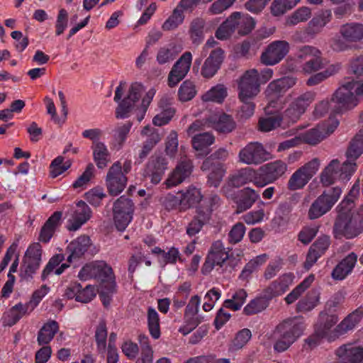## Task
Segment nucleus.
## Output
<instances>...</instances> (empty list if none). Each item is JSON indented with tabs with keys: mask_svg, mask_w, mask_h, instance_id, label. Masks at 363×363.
I'll return each mask as SVG.
<instances>
[{
	"mask_svg": "<svg viewBox=\"0 0 363 363\" xmlns=\"http://www.w3.org/2000/svg\"><path fill=\"white\" fill-rule=\"evenodd\" d=\"M323 337H327L329 341H332L335 340L337 337H335V335L333 336H327L325 335V332L323 330L318 329L315 327L314 333L310 335L306 339H305V348L312 350L316 347L318 345H320Z\"/></svg>",
	"mask_w": 363,
	"mask_h": 363,
	"instance_id": "obj_56",
	"label": "nucleus"
},
{
	"mask_svg": "<svg viewBox=\"0 0 363 363\" xmlns=\"http://www.w3.org/2000/svg\"><path fill=\"white\" fill-rule=\"evenodd\" d=\"M192 62V55L185 52L174 65L168 76V84L173 87L182 80L189 71Z\"/></svg>",
	"mask_w": 363,
	"mask_h": 363,
	"instance_id": "obj_22",
	"label": "nucleus"
},
{
	"mask_svg": "<svg viewBox=\"0 0 363 363\" xmlns=\"http://www.w3.org/2000/svg\"><path fill=\"white\" fill-rule=\"evenodd\" d=\"M311 12L308 7H301L295 11L286 19V25L295 26L299 23L306 21L311 18Z\"/></svg>",
	"mask_w": 363,
	"mask_h": 363,
	"instance_id": "obj_58",
	"label": "nucleus"
},
{
	"mask_svg": "<svg viewBox=\"0 0 363 363\" xmlns=\"http://www.w3.org/2000/svg\"><path fill=\"white\" fill-rule=\"evenodd\" d=\"M271 299L269 295L264 292V295L251 300L244 308L243 313L247 315L260 313L268 307Z\"/></svg>",
	"mask_w": 363,
	"mask_h": 363,
	"instance_id": "obj_41",
	"label": "nucleus"
},
{
	"mask_svg": "<svg viewBox=\"0 0 363 363\" xmlns=\"http://www.w3.org/2000/svg\"><path fill=\"white\" fill-rule=\"evenodd\" d=\"M340 33L346 41H360L363 39V25L358 23H345L340 27Z\"/></svg>",
	"mask_w": 363,
	"mask_h": 363,
	"instance_id": "obj_34",
	"label": "nucleus"
},
{
	"mask_svg": "<svg viewBox=\"0 0 363 363\" xmlns=\"http://www.w3.org/2000/svg\"><path fill=\"white\" fill-rule=\"evenodd\" d=\"M357 261V255L354 252L350 253L342 259L334 268L331 276L335 280H342L350 274Z\"/></svg>",
	"mask_w": 363,
	"mask_h": 363,
	"instance_id": "obj_30",
	"label": "nucleus"
},
{
	"mask_svg": "<svg viewBox=\"0 0 363 363\" xmlns=\"http://www.w3.org/2000/svg\"><path fill=\"white\" fill-rule=\"evenodd\" d=\"M293 281V274H284L273 281L264 290V293L268 294L271 298L281 296L288 290L289 287L292 284Z\"/></svg>",
	"mask_w": 363,
	"mask_h": 363,
	"instance_id": "obj_31",
	"label": "nucleus"
},
{
	"mask_svg": "<svg viewBox=\"0 0 363 363\" xmlns=\"http://www.w3.org/2000/svg\"><path fill=\"white\" fill-rule=\"evenodd\" d=\"M247 294L244 289L236 291L230 298L223 302V307L236 311L241 308L246 301Z\"/></svg>",
	"mask_w": 363,
	"mask_h": 363,
	"instance_id": "obj_49",
	"label": "nucleus"
},
{
	"mask_svg": "<svg viewBox=\"0 0 363 363\" xmlns=\"http://www.w3.org/2000/svg\"><path fill=\"white\" fill-rule=\"evenodd\" d=\"M316 94L308 91L295 97L284 111V118L288 123H296L315 101Z\"/></svg>",
	"mask_w": 363,
	"mask_h": 363,
	"instance_id": "obj_9",
	"label": "nucleus"
},
{
	"mask_svg": "<svg viewBox=\"0 0 363 363\" xmlns=\"http://www.w3.org/2000/svg\"><path fill=\"white\" fill-rule=\"evenodd\" d=\"M147 323L152 337L158 339L160 337V318L157 312L153 308H148Z\"/></svg>",
	"mask_w": 363,
	"mask_h": 363,
	"instance_id": "obj_53",
	"label": "nucleus"
},
{
	"mask_svg": "<svg viewBox=\"0 0 363 363\" xmlns=\"http://www.w3.org/2000/svg\"><path fill=\"white\" fill-rule=\"evenodd\" d=\"M61 218L62 213L56 211L48 219L40 230L39 235L40 241L45 243L50 241L56 228L60 225Z\"/></svg>",
	"mask_w": 363,
	"mask_h": 363,
	"instance_id": "obj_36",
	"label": "nucleus"
},
{
	"mask_svg": "<svg viewBox=\"0 0 363 363\" xmlns=\"http://www.w3.org/2000/svg\"><path fill=\"white\" fill-rule=\"evenodd\" d=\"M272 183L274 182L287 170V165L281 160H276L262 166L259 169Z\"/></svg>",
	"mask_w": 363,
	"mask_h": 363,
	"instance_id": "obj_35",
	"label": "nucleus"
},
{
	"mask_svg": "<svg viewBox=\"0 0 363 363\" xmlns=\"http://www.w3.org/2000/svg\"><path fill=\"white\" fill-rule=\"evenodd\" d=\"M227 96L226 89L223 85L218 84L212 87L202 96L203 101L221 103Z\"/></svg>",
	"mask_w": 363,
	"mask_h": 363,
	"instance_id": "obj_51",
	"label": "nucleus"
},
{
	"mask_svg": "<svg viewBox=\"0 0 363 363\" xmlns=\"http://www.w3.org/2000/svg\"><path fill=\"white\" fill-rule=\"evenodd\" d=\"M282 124L289 125L284 118V113L281 115H271L265 118H260L259 127L261 131L269 132L282 125Z\"/></svg>",
	"mask_w": 363,
	"mask_h": 363,
	"instance_id": "obj_43",
	"label": "nucleus"
},
{
	"mask_svg": "<svg viewBox=\"0 0 363 363\" xmlns=\"http://www.w3.org/2000/svg\"><path fill=\"white\" fill-rule=\"evenodd\" d=\"M339 70V66L335 65H329L325 70L311 76L307 82L308 86H315L325 81L330 77L336 74Z\"/></svg>",
	"mask_w": 363,
	"mask_h": 363,
	"instance_id": "obj_50",
	"label": "nucleus"
},
{
	"mask_svg": "<svg viewBox=\"0 0 363 363\" xmlns=\"http://www.w3.org/2000/svg\"><path fill=\"white\" fill-rule=\"evenodd\" d=\"M363 317V307L360 306L344 318L335 328V337H339L353 330Z\"/></svg>",
	"mask_w": 363,
	"mask_h": 363,
	"instance_id": "obj_29",
	"label": "nucleus"
},
{
	"mask_svg": "<svg viewBox=\"0 0 363 363\" xmlns=\"http://www.w3.org/2000/svg\"><path fill=\"white\" fill-rule=\"evenodd\" d=\"M289 51V44L285 40L271 43L262 52L261 62L265 65L272 66L282 60Z\"/></svg>",
	"mask_w": 363,
	"mask_h": 363,
	"instance_id": "obj_18",
	"label": "nucleus"
},
{
	"mask_svg": "<svg viewBox=\"0 0 363 363\" xmlns=\"http://www.w3.org/2000/svg\"><path fill=\"white\" fill-rule=\"evenodd\" d=\"M185 1H180L173 10L172 13L163 23L162 28L164 30H172L178 28L184 20V11L187 9L183 6Z\"/></svg>",
	"mask_w": 363,
	"mask_h": 363,
	"instance_id": "obj_37",
	"label": "nucleus"
},
{
	"mask_svg": "<svg viewBox=\"0 0 363 363\" xmlns=\"http://www.w3.org/2000/svg\"><path fill=\"white\" fill-rule=\"evenodd\" d=\"M180 193L183 211H186L199 203L203 198L201 190L195 186H189L185 191Z\"/></svg>",
	"mask_w": 363,
	"mask_h": 363,
	"instance_id": "obj_42",
	"label": "nucleus"
},
{
	"mask_svg": "<svg viewBox=\"0 0 363 363\" xmlns=\"http://www.w3.org/2000/svg\"><path fill=\"white\" fill-rule=\"evenodd\" d=\"M295 6L291 0H274L271 5V12L274 16L284 14L288 10Z\"/></svg>",
	"mask_w": 363,
	"mask_h": 363,
	"instance_id": "obj_62",
	"label": "nucleus"
},
{
	"mask_svg": "<svg viewBox=\"0 0 363 363\" xmlns=\"http://www.w3.org/2000/svg\"><path fill=\"white\" fill-rule=\"evenodd\" d=\"M296 83V79L291 77H286L272 81L267 86L265 94L268 100V105L265 108L267 114L273 112L271 108L276 111L281 110L284 107L283 95L288 89L293 87Z\"/></svg>",
	"mask_w": 363,
	"mask_h": 363,
	"instance_id": "obj_5",
	"label": "nucleus"
},
{
	"mask_svg": "<svg viewBox=\"0 0 363 363\" xmlns=\"http://www.w3.org/2000/svg\"><path fill=\"white\" fill-rule=\"evenodd\" d=\"M306 325L303 318H287L277 325L274 335L277 340L274 349L278 352L288 350L303 334Z\"/></svg>",
	"mask_w": 363,
	"mask_h": 363,
	"instance_id": "obj_2",
	"label": "nucleus"
},
{
	"mask_svg": "<svg viewBox=\"0 0 363 363\" xmlns=\"http://www.w3.org/2000/svg\"><path fill=\"white\" fill-rule=\"evenodd\" d=\"M128 179L122 172L121 162H115L108 169L106 177V185L112 196L120 194L127 185Z\"/></svg>",
	"mask_w": 363,
	"mask_h": 363,
	"instance_id": "obj_15",
	"label": "nucleus"
},
{
	"mask_svg": "<svg viewBox=\"0 0 363 363\" xmlns=\"http://www.w3.org/2000/svg\"><path fill=\"white\" fill-rule=\"evenodd\" d=\"M238 158L243 164L257 165L271 159V155L261 143L255 142L248 143L241 149Z\"/></svg>",
	"mask_w": 363,
	"mask_h": 363,
	"instance_id": "obj_13",
	"label": "nucleus"
},
{
	"mask_svg": "<svg viewBox=\"0 0 363 363\" xmlns=\"http://www.w3.org/2000/svg\"><path fill=\"white\" fill-rule=\"evenodd\" d=\"M331 13L328 11H323L315 16L309 23L313 32L318 33L330 21Z\"/></svg>",
	"mask_w": 363,
	"mask_h": 363,
	"instance_id": "obj_60",
	"label": "nucleus"
},
{
	"mask_svg": "<svg viewBox=\"0 0 363 363\" xmlns=\"http://www.w3.org/2000/svg\"><path fill=\"white\" fill-rule=\"evenodd\" d=\"M259 199L257 191L250 187H245L238 191L235 197L237 213H240L250 209L253 204Z\"/></svg>",
	"mask_w": 363,
	"mask_h": 363,
	"instance_id": "obj_27",
	"label": "nucleus"
},
{
	"mask_svg": "<svg viewBox=\"0 0 363 363\" xmlns=\"http://www.w3.org/2000/svg\"><path fill=\"white\" fill-rule=\"evenodd\" d=\"M246 231V228L242 223H237L231 228L228 235V240L230 244L235 245L240 242Z\"/></svg>",
	"mask_w": 363,
	"mask_h": 363,
	"instance_id": "obj_64",
	"label": "nucleus"
},
{
	"mask_svg": "<svg viewBox=\"0 0 363 363\" xmlns=\"http://www.w3.org/2000/svg\"><path fill=\"white\" fill-rule=\"evenodd\" d=\"M346 201H342L338 206V216L335 220L333 232L335 238L345 237L352 239L363 231V216L346 208Z\"/></svg>",
	"mask_w": 363,
	"mask_h": 363,
	"instance_id": "obj_1",
	"label": "nucleus"
},
{
	"mask_svg": "<svg viewBox=\"0 0 363 363\" xmlns=\"http://www.w3.org/2000/svg\"><path fill=\"white\" fill-rule=\"evenodd\" d=\"M215 142V138L211 133H203L195 135L192 138L193 147L197 151H203L207 155L206 150Z\"/></svg>",
	"mask_w": 363,
	"mask_h": 363,
	"instance_id": "obj_46",
	"label": "nucleus"
},
{
	"mask_svg": "<svg viewBox=\"0 0 363 363\" xmlns=\"http://www.w3.org/2000/svg\"><path fill=\"white\" fill-rule=\"evenodd\" d=\"M208 127H211L220 133H229L236 127L233 118L225 113H215L211 115L206 123Z\"/></svg>",
	"mask_w": 363,
	"mask_h": 363,
	"instance_id": "obj_26",
	"label": "nucleus"
},
{
	"mask_svg": "<svg viewBox=\"0 0 363 363\" xmlns=\"http://www.w3.org/2000/svg\"><path fill=\"white\" fill-rule=\"evenodd\" d=\"M107 336L108 331L106 322L101 320L96 328L95 340L97 350L102 356H104L106 352Z\"/></svg>",
	"mask_w": 363,
	"mask_h": 363,
	"instance_id": "obj_47",
	"label": "nucleus"
},
{
	"mask_svg": "<svg viewBox=\"0 0 363 363\" xmlns=\"http://www.w3.org/2000/svg\"><path fill=\"white\" fill-rule=\"evenodd\" d=\"M342 189L340 187H334L325 191L311 204L308 216L309 219L318 218L328 212L340 199Z\"/></svg>",
	"mask_w": 363,
	"mask_h": 363,
	"instance_id": "obj_8",
	"label": "nucleus"
},
{
	"mask_svg": "<svg viewBox=\"0 0 363 363\" xmlns=\"http://www.w3.org/2000/svg\"><path fill=\"white\" fill-rule=\"evenodd\" d=\"M78 277L83 280L98 278L103 281H109L113 279V270L105 262L100 261L85 265L79 272Z\"/></svg>",
	"mask_w": 363,
	"mask_h": 363,
	"instance_id": "obj_19",
	"label": "nucleus"
},
{
	"mask_svg": "<svg viewBox=\"0 0 363 363\" xmlns=\"http://www.w3.org/2000/svg\"><path fill=\"white\" fill-rule=\"evenodd\" d=\"M258 74L256 69L247 71L239 83V98L244 103L241 107L240 116L248 118L254 113L255 105L250 102L259 92Z\"/></svg>",
	"mask_w": 363,
	"mask_h": 363,
	"instance_id": "obj_3",
	"label": "nucleus"
},
{
	"mask_svg": "<svg viewBox=\"0 0 363 363\" xmlns=\"http://www.w3.org/2000/svg\"><path fill=\"white\" fill-rule=\"evenodd\" d=\"M233 17H228L216 31V37L221 40L228 39L235 32L234 27L232 24Z\"/></svg>",
	"mask_w": 363,
	"mask_h": 363,
	"instance_id": "obj_63",
	"label": "nucleus"
},
{
	"mask_svg": "<svg viewBox=\"0 0 363 363\" xmlns=\"http://www.w3.org/2000/svg\"><path fill=\"white\" fill-rule=\"evenodd\" d=\"M228 258V252L225 248L223 242L220 240L215 241L211 245L205 262L202 266L201 272L203 274H209L215 266L222 267Z\"/></svg>",
	"mask_w": 363,
	"mask_h": 363,
	"instance_id": "obj_16",
	"label": "nucleus"
},
{
	"mask_svg": "<svg viewBox=\"0 0 363 363\" xmlns=\"http://www.w3.org/2000/svg\"><path fill=\"white\" fill-rule=\"evenodd\" d=\"M131 127L132 123L127 122L124 124L117 125L114 129V146L116 147L118 150L121 148L126 140Z\"/></svg>",
	"mask_w": 363,
	"mask_h": 363,
	"instance_id": "obj_52",
	"label": "nucleus"
},
{
	"mask_svg": "<svg viewBox=\"0 0 363 363\" xmlns=\"http://www.w3.org/2000/svg\"><path fill=\"white\" fill-rule=\"evenodd\" d=\"M140 134L142 136L146 137V140L143 144L152 149L161 140V136L158 130L150 125L145 126Z\"/></svg>",
	"mask_w": 363,
	"mask_h": 363,
	"instance_id": "obj_57",
	"label": "nucleus"
},
{
	"mask_svg": "<svg viewBox=\"0 0 363 363\" xmlns=\"http://www.w3.org/2000/svg\"><path fill=\"white\" fill-rule=\"evenodd\" d=\"M359 130L354 139L351 141L350 145L347 151V161L354 162V161L363 152V134Z\"/></svg>",
	"mask_w": 363,
	"mask_h": 363,
	"instance_id": "obj_45",
	"label": "nucleus"
},
{
	"mask_svg": "<svg viewBox=\"0 0 363 363\" xmlns=\"http://www.w3.org/2000/svg\"><path fill=\"white\" fill-rule=\"evenodd\" d=\"M143 91V86L141 84L135 82L130 85L127 96L120 101L116 108L117 118H126L129 116L130 112L140 98Z\"/></svg>",
	"mask_w": 363,
	"mask_h": 363,
	"instance_id": "obj_20",
	"label": "nucleus"
},
{
	"mask_svg": "<svg viewBox=\"0 0 363 363\" xmlns=\"http://www.w3.org/2000/svg\"><path fill=\"white\" fill-rule=\"evenodd\" d=\"M320 301V292L316 289L310 291L296 304V310L300 313H307L315 308Z\"/></svg>",
	"mask_w": 363,
	"mask_h": 363,
	"instance_id": "obj_38",
	"label": "nucleus"
},
{
	"mask_svg": "<svg viewBox=\"0 0 363 363\" xmlns=\"http://www.w3.org/2000/svg\"><path fill=\"white\" fill-rule=\"evenodd\" d=\"M297 57L306 60L302 65V72L306 74L316 72L324 67L322 52L315 47L311 45L301 47L298 50Z\"/></svg>",
	"mask_w": 363,
	"mask_h": 363,
	"instance_id": "obj_11",
	"label": "nucleus"
},
{
	"mask_svg": "<svg viewBox=\"0 0 363 363\" xmlns=\"http://www.w3.org/2000/svg\"><path fill=\"white\" fill-rule=\"evenodd\" d=\"M59 330V324L55 320L45 323L38 333L37 342L39 345H48Z\"/></svg>",
	"mask_w": 363,
	"mask_h": 363,
	"instance_id": "obj_39",
	"label": "nucleus"
},
{
	"mask_svg": "<svg viewBox=\"0 0 363 363\" xmlns=\"http://www.w3.org/2000/svg\"><path fill=\"white\" fill-rule=\"evenodd\" d=\"M339 121L334 117H330L328 121L318 124L309 129L300 137L301 142L315 145L332 134L337 128Z\"/></svg>",
	"mask_w": 363,
	"mask_h": 363,
	"instance_id": "obj_10",
	"label": "nucleus"
},
{
	"mask_svg": "<svg viewBox=\"0 0 363 363\" xmlns=\"http://www.w3.org/2000/svg\"><path fill=\"white\" fill-rule=\"evenodd\" d=\"M315 279L313 274H310L296 286L284 298L287 304H291L310 287Z\"/></svg>",
	"mask_w": 363,
	"mask_h": 363,
	"instance_id": "obj_44",
	"label": "nucleus"
},
{
	"mask_svg": "<svg viewBox=\"0 0 363 363\" xmlns=\"http://www.w3.org/2000/svg\"><path fill=\"white\" fill-rule=\"evenodd\" d=\"M205 21L201 18L192 21L190 26V37L193 43L199 44L203 38Z\"/></svg>",
	"mask_w": 363,
	"mask_h": 363,
	"instance_id": "obj_55",
	"label": "nucleus"
},
{
	"mask_svg": "<svg viewBox=\"0 0 363 363\" xmlns=\"http://www.w3.org/2000/svg\"><path fill=\"white\" fill-rule=\"evenodd\" d=\"M196 90L194 84L189 81H184L180 86L178 95L182 101H187L191 100L196 95Z\"/></svg>",
	"mask_w": 363,
	"mask_h": 363,
	"instance_id": "obj_59",
	"label": "nucleus"
},
{
	"mask_svg": "<svg viewBox=\"0 0 363 363\" xmlns=\"http://www.w3.org/2000/svg\"><path fill=\"white\" fill-rule=\"evenodd\" d=\"M167 169V161L162 155H154L149 160L144 171V176L149 177L151 182L157 184Z\"/></svg>",
	"mask_w": 363,
	"mask_h": 363,
	"instance_id": "obj_23",
	"label": "nucleus"
},
{
	"mask_svg": "<svg viewBox=\"0 0 363 363\" xmlns=\"http://www.w3.org/2000/svg\"><path fill=\"white\" fill-rule=\"evenodd\" d=\"M229 17H233L231 23L234 30L235 31L237 30L240 35L248 34L255 27V22L254 19L247 14L234 12Z\"/></svg>",
	"mask_w": 363,
	"mask_h": 363,
	"instance_id": "obj_32",
	"label": "nucleus"
},
{
	"mask_svg": "<svg viewBox=\"0 0 363 363\" xmlns=\"http://www.w3.org/2000/svg\"><path fill=\"white\" fill-rule=\"evenodd\" d=\"M94 160L99 169L105 168L110 162V153L106 145L102 142L92 144Z\"/></svg>",
	"mask_w": 363,
	"mask_h": 363,
	"instance_id": "obj_40",
	"label": "nucleus"
},
{
	"mask_svg": "<svg viewBox=\"0 0 363 363\" xmlns=\"http://www.w3.org/2000/svg\"><path fill=\"white\" fill-rule=\"evenodd\" d=\"M133 204L131 200L121 196L113 206L115 225L118 230L123 231L132 220Z\"/></svg>",
	"mask_w": 363,
	"mask_h": 363,
	"instance_id": "obj_17",
	"label": "nucleus"
},
{
	"mask_svg": "<svg viewBox=\"0 0 363 363\" xmlns=\"http://www.w3.org/2000/svg\"><path fill=\"white\" fill-rule=\"evenodd\" d=\"M192 163L189 160L181 161L165 181L167 188L176 186L182 183L192 172Z\"/></svg>",
	"mask_w": 363,
	"mask_h": 363,
	"instance_id": "obj_25",
	"label": "nucleus"
},
{
	"mask_svg": "<svg viewBox=\"0 0 363 363\" xmlns=\"http://www.w3.org/2000/svg\"><path fill=\"white\" fill-rule=\"evenodd\" d=\"M219 201L220 199L217 195H212L196 208V214L186 226V233L189 237L196 236L205 225L210 224L213 211L218 205Z\"/></svg>",
	"mask_w": 363,
	"mask_h": 363,
	"instance_id": "obj_4",
	"label": "nucleus"
},
{
	"mask_svg": "<svg viewBox=\"0 0 363 363\" xmlns=\"http://www.w3.org/2000/svg\"><path fill=\"white\" fill-rule=\"evenodd\" d=\"M42 247L38 242H34L28 247L21 269V279L28 280L33 277L40 267Z\"/></svg>",
	"mask_w": 363,
	"mask_h": 363,
	"instance_id": "obj_12",
	"label": "nucleus"
},
{
	"mask_svg": "<svg viewBox=\"0 0 363 363\" xmlns=\"http://www.w3.org/2000/svg\"><path fill=\"white\" fill-rule=\"evenodd\" d=\"M320 165V160L318 158H313L298 168L289 177L287 189L292 191L303 189L317 173Z\"/></svg>",
	"mask_w": 363,
	"mask_h": 363,
	"instance_id": "obj_7",
	"label": "nucleus"
},
{
	"mask_svg": "<svg viewBox=\"0 0 363 363\" xmlns=\"http://www.w3.org/2000/svg\"><path fill=\"white\" fill-rule=\"evenodd\" d=\"M30 307L26 304L21 303L16 304L9 311L4 314V318L9 325L16 324L28 311Z\"/></svg>",
	"mask_w": 363,
	"mask_h": 363,
	"instance_id": "obj_48",
	"label": "nucleus"
},
{
	"mask_svg": "<svg viewBox=\"0 0 363 363\" xmlns=\"http://www.w3.org/2000/svg\"><path fill=\"white\" fill-rule=\"evenodd\" d=\"M356 163L345 161L342 164L334 159L323 169L320 175V182L328 186L337 181H347L356 170Z\"/></svg>",
	"mask_w": 363,
	"mask_h": 363,
	"instance_id": "obj_6",
	"label": "nucleus"
},
{
	"mask_svg": "<svg viewBox=\"0 0 363 363\" xmlns=\"http://www.w3.org/2000/svg\"><path fill=\"white\" fill-rule=\"evenodd\" d=\"M252 169L243 168L238 171L230 177V183L235 187H240L246 184L251 183Z\"/></svg>",
	"mask_w": 363,
	"mask_h": 363,
	"instance_id": "obj_54",
	"label": "nucleus"
},
{
	"mask_svg": "<svg viewBox=\"0 0 363 363\" xmlns=\"http://www.w3.org/2000/svg\"><path fill=\"white\" fill-rule=\"evenodd\" d=\"M337 363H363V347L353 343L341 345L335 350Z\"/></svg>",
	"mask_w": 363,
	"mask_h": 363,
	"instance_id": "obj_24",
	"label": "nucleus"
},
{
	"mask_svg": "<svg viewBox=\"0 0 363 363\" xmlns=\"http://www.w3.org/2000/svg\"><path fill=\"white\" fill-rule=\"evenodd\" d=\"M64 162V157L62 156L57 157L50 164V174L52 178H55L68 169L71 165L69 161Z\"/></svg>",
	"mask_w": 363,
	"mask_h": 363,
	"instance_id": "obj_61",
	"label": "nucleus"
},
{
	"mask_svg": "<svg viewBox=\"0 0 363 363\" xmlns=\"http://www.w3.org/2000/svg\"><path fill=\"white\" fill-rule=\"evenodd\" d=\"M69 216L67 229L75 231L90 219L91 211L84 201H79L71 208Z\"/></svg>",
	"mask_w": 363,
	"mask_h": 363,
	"instance_id": "obj_21",
	"label": "nucleus"
},
{
	"mask_svg": "<svg viewBox=\"0 0 363 363\" xmlns=\"http://www.w3.org/2000/svg\"><path fill=\"white\" fill-rule=\"evenodd\" d=\"M224 58V52L221 48L212 50L205 60L201 69V74L205 78L212 77L219 69Z\"/></svg>",
	"mask_w": 363,
	"mask_h": 363,
	"instance_id": "obj_28",
	"label": "nucleus"
},
{
	"mask_svg": "<svg viewBox=\"0 0 363 363\" xmlns=\"http://www.w3.org/2000/svg\"><path fill=\"white\" fill-rule=\"evenodd\" d=\"M354 94L352 84L350 82L339 87L331 99L332 102L335 104V111L339 112L355 107L359 103V99Z\"/></svg>",
	"mask_w": 363,
	"mask_h": 363,
	"instance_id": "obj_14",
	"label": "nucleus"
},
{
	"mask_svg": "<svg viewBox=\"0 0 363 363\" xmlns=\"http://www.w3.org/2000/svg\"><path fill=\"white\" fill-rule=\"evenodd\" d=\"M91 245L90 238L86 235H82L71 242L67 246V251L69 253L68 261L79 258L87 251Z\"/></svg>",
	"mask_w": 363,
	"mask_h": 363,
	"instance_id": "obj_33",
	"label": "nucleus"
}]
</instances>
